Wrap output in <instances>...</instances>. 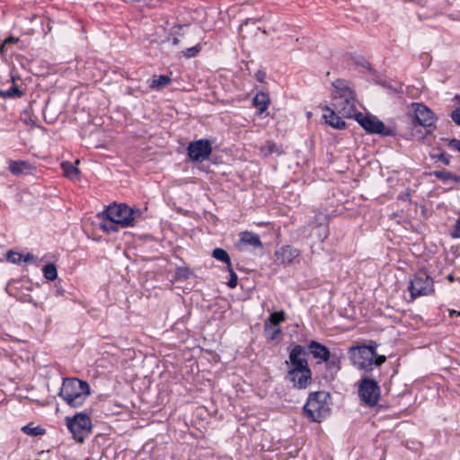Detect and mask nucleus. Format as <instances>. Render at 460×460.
Masks as SVG:
<instances>
[{"instance_id": "f257e3e1", "label": "nucleus", "mask_w": 460, "mask_h": 460, "mask_svg": "<svg viewBox=\"0 0 460 460\" xmlns=\"http://www.w3.org/2000/svg\"><path fill=\"white\" fill-rule=\"evenodd\" d=\"M305 347L308 356L311 355L315 360L314 368L324 367L321 378L326 383L332 382L341 368V357L332 353L326 345L314 340L310 341Z\"/></svg>"}, {"instance_id": "f03ea898", "label": "nucleus", "mask_w": 460, "mask_h": 460, "mask_svg": "<svg viewBox=\"0 0 460 460\" xmlns=\"http://www.w3.org/2000/svg\"><path fill=\"white\" fill-rule=\"evenodd\" d=\"M140 215L139 209H134L123 203H114L102 213L106 219L100 223V227L107 233L116 232L118 226L124 228L134 226L135 220Z\"/></svg>"}, {"instance_id": "7ed1b4c3", "label": "nucleus", "mask_w": 460, "mask_h": 460, "mask_svg": "<svg viewBox=\"0 0 460 460\" xmlns=\"http://www.w3.org/2000/svg\"><path fill=\"white\" fill-rule=\"evenodd\" d=\"M379 344L375 341H369L367 344L352 346L348 354L351 364L364 374L371 373L374 367H380L386 361L385 355H379L376 349Z\"/></svg>"}, {"instance_id": "20e7f679", "label": "nucleus", "mask_w": 460, "mask_h": 460, "mask_svg": "<svg viewBox=\"0 0 460 460\" xmlns=\"http://www.w3.org/2000/svg\"><path fill=\"white\" fill-rule=\"evenodd\" d=\"M332 86L334 88L332 93L334 109L346 118H355L358 113V102L349 83L339 79L333 82Z\"/></svg>"}, {"instance_id": "39448f33", "label": "nucleus", "mask_w": 460, "mask_h": 460, "mask_svg": "<svg viewBox=\"0 0 460 460\" xmlns=\"http://www.w3.org/2000/svg\"><path fill=\"white\" fill-rule=\"evenodd\" d=\"M91 394L89 384L76 377L63 378L58 396L70 407H81Z\"/></svg>"}, {"instance_id": "423d86ee", "label": "nucleus", "mask_w": 460, "mask_h": 460, "mask_svg": "<svg viewBox=\"0 0 460 460\" xmlns=\"http://www.w3.org/2000/svg\"><path fill=\"white\" fill-rule=\"evenodd\" d=\"M329 399L331 394L325 391L309 393L307 401L303 406V415L311 422H322L331 412L327 402Z\"/></svg>"}, {"instance_id": "0eeeda50", "label": "nucleus", "mask_w": 460, "mask_h": 460, "mask_svg": "<svg viewBox=\"0 0 460 460\" xmlns=\"http://www.w3.org/2000/svg\"><path fill=\"white\" fill-rule=\"evenodd\" d=\"M358 395L362 405L370 408L376 406L381 398L378 380L369 373L363 374L358 382Z\"/></svg>"}, {"instance_id": "6e6552de", "label": "nucleus", "mask_w": 460, "mask_h": 460, "mask_svg": "<svg viewBox=\"0 0 460 460\" xmlns=\"http://www.w3.org/2000/svg\"><path fill=\"white\" fill-rule=\"evenodd\" d=\"M91 413V409H85L73 417H66V427L77 442L83 443L92 431Z\"/></svg>"}, {"instance_id": "1a4fd4ad", "label": "nucleus", "mask_w": 460, "mask_h": 460, "mask_svg": "<svg viewBox=\"0 0 460 460\" xmlns=\"http://www.w3.org/2000/svg\"><path fill=\"white\" fill-rule=\"evenodd\" d=\"M408 290L411 300L434 293V281L425 270H420L410 279Z\"/></svg>"}, {"instance_id": "9d476101", "label": "nucleus", "mask_w": 460, "mask_h": 460, "mask_svg": "<svg viewBox=\"0 0 460 460\" xmlns=\"http://www.w3.org/2000/svg\"><path fill=\"white\" fill-rule=\"evenodd\" d=\"M410 112L414 125L423 127L428 132L434 128L437 118L427 106L422 103L413 102Z\"/></svg>"}, {"instance_id": "9b49d317", "label": "nucleus", "mask_w": 460, "mask_h": 460, "mask_svg": "<svg viewBox=\"0 0 460 460\" xmlns=\"http://www.w3.org/2000/svg\"><path fill=\"white\" fill-rule=\"evenodd\" d=\"M285 379L292 384V386L298 390L306 389L313 381V373L309 367L300 369H288Z\"/></svg>"}, {"instance_id": "f8f14e48", "label": "nucleus", "mask_w": 460, "mask_h": 460, "mask_svg": "<svg viewBox=\"0 0 460 460\" xmlns=\"http://www.w3.org/2000/svg\"><path fill=\"white\" fill-rule=\"evenodd\" d=\"M308 352L305 346L300 344H291L288 353V360L286 364L290 365L288 369H300L309 367Z\"/></svg>"}, {"instance_id": "ddd939ff", "label": "nucleus", "mask_w": 460, "mask_h": 460, "mask_svg": "<svg viewBox=\"0 0 460 460\" xmlns=\"http://www.w3.org/2000/svg\"><path fill=\"white\" fill-rule=\"evenodd\" d=\"M286 315L284 311H276L270 314L269 318L264 323V335L268 341L272 342L277 340L278 336L281 333V329L279 326L280 323L285 322Z\"/></svg>"}, {"instance_id": "4468645a", "label": "nucleus", "mask_w": 460, "mask_h": 460, "mask_svg": "<svg viewBox=\"0 0 460 460\" xmlns=\"http://www.w3.org/2000/svg\"><path fill=\"white\" fill-rule=\"evenodd\" d=\"M188 155L193 162L202 163L208 159L212 147L208 140L199 139L190 142L187 148Z\"/></svg>"}, {"instance_id": "2eb2a0df", "label": "nucleus", "mask_w": 460, "mask_h": 460, "mask_svg": "<svg viewBox=\"0 0 460 460\" xmlns=\"http://www.w3.org/2000/svg\"><path fill=\"white\" fill-rule=\"evenodd\" d=\"M359 125L370 133H378L388 136L391 131L387 129L385 124L377 118L370 115H364L358 112L354 118Z\"/></svg>"}, {"instance_id": "dca6fc26", "label": "nucleus", "mask_w": 460, "mask_h": 460, "mask_svg": "<svg viewBox=\"0 0 460 460\" xmlns=\"http://www.w3.org/2000/svg\"><path fill=\"white\" fill-rule=\"evenodd\" d=\"M263 245L260 236L252 232L243 231L239 233V239L236 243V248L240 251H252L256 249H262Z\"/></svg>"}, {"instance_id": "f3484780", "label": "nucleus", "mask_w": 460, "mask_h": 460, "mask_svg": "<svg viewBox=\"0 0 460 460\" xmlns=\"http://www.w3.org/2000/svg\"><path fill=\"white\" fill-rule=\"evenodd\" d=\"M8 164H9V166H8L9 171L15 176H21V175L31 173L33 170V166L27 161L10 160L8 162Z\"/></svg>"}, {"instance_id": "a211bd4d", "label": "nucleus", "mask_w": 460, "mask_h": 460, "mask_svg": "<svg viewBox=\"0 0 460 460\" xmlns=\"http://www.w3.org/2000/svg\"><path fill=\"white\" fill-rule=\"evenodd\" d=\"M323 119L324 121L329 124L331 127L341 129L345 127L346 123L342 120L334 111L331 110L329 107L324 108V113L323 114Z\"/></svg>"}, {"instance_id": "6ab92c4d", "label": "nucleus", "mask_w": 460, "mask_h": 460, "mask_svg": "<svg viewBox=\"0 0 460 460\" xmlns=\"http://www.w3.org/2000/svg\"><path fill=\"white\" fill-rule=\"evenodd\" d=\"M279 259H296L300 253L299 251L290 245H285L276 252Z\"/></svg>"}, {"instance_id": "aec40b11", "label": "nucleus", "mask_w": 460, "mask_h": 460, "mask_svg": "<svg viewBox=\"0 0 460 460\" xmlns=\"http://www.w3.org/2000/svg\"><path fill=\"white\" fill-rule=\"evenodd\" d=\"M252 102L253 105L258 109L259 112L261 114L268 109L270 104V98L265 93H259L253 98Z\"/></svg>"}, {"instance_id": "412c9836", "label": "nucleus", "mask_w": 460, "mask_h": 460, "mask_svg": "<svg viewBox=\"0 0 460 460\" xmlns=\"http://www.w3.org/2000/svg\"><path fill=\"white\" fill-rule=\"evenodd\" d=\"M61 168L66 177L71 180H76L79 176V170L70 162H63Z\"/></svg>"}, {"instance_id": "4be33fe9", "label": "nucleus", "mask_w": 460, "mask_h": 460, "mask_svg": "<svg viewBox=\"0 0 460 460\" xmlns=\"http://www.w3.org/2000/svg\"><path fill=\"white\" fill-rule=\"evenodd\" d=\"M261 153L264 156H268L272 154L279 155L283 153V151L275 143L271 141H266L265 144H263L262 146L261 147Z\"/></svg>"}, {"instance_id": "5701e85b", "label": "nucleus", "mask_w": 460, "mask_h": 460, "mask_svg": "<svg viewBox=\"0 0 460 460\" xmlns=\"http://www.w3.org/2000/svg\"><path fill=\"white\" fill-rule=\"evenodd\" d=\"M192 275V271L189 267H178L175 270L173 280L185 281Z\"/></svg>"}, {"instance_id": "b1692460", "label": "nucleus", "mask_w": 460, "mask_h": 460, "mask_svg": "<svg viewBox=\"0 0 460 460\" xmlns=\"http://www.w3.org/2000/svg\"><path fill=\"white\" fill-rule=\"evenodd\" d=\"M43 276L48 280H55L58 278V269L54 263H48L42 268Z\"/></svg>"}, {"instance_id": "393cba45", "label": "nucleus", "mask_w": 460, "mask_h": 460, "mask_svg": "<svg viewBox=\"0 0 460 460\" xmlns=\"http://www.w3.org/2000/svg\"><path fill=\"white\" fill-rule=\"evenodd\" d=\"M31 424L32 423H30L28 425L22 427L21 430L24 434L29 435V436H33V437L41 436L46 433V429H43L42 427H40V426L31 427Z\"/></svg>"}, {"instance_id": "a878e982", "label": "nucleus", "mask_w": 460, "mask_h": 460, "mask_svg": "<svg viewBox=\"0 0 460 460\" xmlns=\"http://www.w3.org/2000/svg\"><path fill=\"white\" fill-rule=\"evenodd\" d=\"M181 25L173 26L170 36L166 38L164 41L171 42L173 46H178L180 43V36H182L181 31H182Z\"/></svg>"}, {"instance_id": "bb28decb", "label": "nucleus", "mask_w": 460, "mask_h": 460, "mask_svg": "<svg viewBox=\"0 0 460 460\" xmlns=\"http://www.w3.org/2000/svg\"><path fill=\"white\" fill-rule=\"evenodd\" d=\"M171 83V78L168 75L154 76L150 87L153 89H160L167 86Z\"/></svg>"}, {"instance_id": "cd10ccee", "label": "nucleus", "mask_w": 460, "mask_h": 460, "mask_svg": "<svg viewBox=\"0 0 460 460\" xmlns=\"http://www.w3.org/2000/svg\"><path fill=\"white\" fill-rule=\"evenodd\" d=\"M223 261L226 264V268L229 271V279L226 282V285L230 288H234L237 286L238 277H237L236 273L234 272V270H233V266L231 263L232 261Z\"/></svg>"}, {"instance_id": "c85d7f7f", "label": "nucleus", "mask_w": 460, "mask_h": 460, "mask_svg": "<svg viewBox=\"0 0 460 460\" xmlns=\"http://www.w3.org/2000/svg\"><path fill=\"white\" fill-rule=\"evenodd\" d=\"M22 95V92L19 90V88L15 85L12 86L9 90L7 91H2L0 90V97L2 98H12L13 96H21Z\"/></svg>"}, {"instance_id": "c756f323", "label": "nucleus", "mask_w": 460, "mask_h": 460, "mask_svg": "<svg viewBox=\"0 0 460 460\" xmlns=\"http://www.w3.org/2000/svg\"><path fill=\"white\" fill-rule=\"evenodd\" d=\"M14 255H17L18 259H26V260L34 259L33 255L30 252L20 253V252H16L14 251H13V250H10L5 253V259H13V257Z\"/></svg>"}, {"instance_id": "7c9ffc66", "label": "nucleus", "mask_w": 460, "mask_h": 460, "mask_svg": "<svg viewBox=\"0 0 460 460\" xmlns=\"http://www.w3.org/2000/svg\"><path fill=\"white\" fill-rule=\"evenodd\" d=\"M434 175L437 178H438L440 180H444V181H447V180L456 181V176H455L454 174H452L451 172H447V171H436V172H434Z\"/></svg>"}, {"instance_id": "2f4dec72", "label": "nucleus", "mask_w": 460, "mask_h": 460, "mask_svg": "<svg viewBox=\"0 0 460 460\" xmlns=\"http://www.w3.org/2000/svg\"><path fill=\"white\" fill-rule=\"evenodd\" d=\"M52 292L53 294L56 296H66V290L64 289V288L62 287L61 285V280L58 279V282H56L54 284V287H53V289H52Z\"/></svg>"}, {"instance_id": "473e14b6", "label": "nucleus", "mask_w": 460, "mask_h": 460, "mask_svg": "<svg viewBox=\"0 0 460 460\" xmlns=\"http://www.w3.org/2000/svg\"><path fill=\"white\" fill-rule=\"evenodd\" d=\"M200 44H197L196 46H193L191 48H188L184 52L183 55L186 58H192L195 57L199 51H200Z\"/></svg>"}, {"instance_id": "72a5a7b5", "label": "nucleus", "mask_w": 460, "mask_h": 460, "mask_svg": "<svg viewBox=\"0 0 460 460\" xmlns=\"http://www.w3.org/2000/svg\"><path fill=\"white\" fill-rule=\"evenodd\" d=\"M21 120L27 125H31V126L35 125V121H34L32 116L31 115L30 111H24L21 114Z\"/></svg>"}, {"instance_id": "f704fd0d", "label": "nucleus", "mask_w": 460, "mask_h": 460, "mask_svg": "<svg viewBox=\"0 0 460 460\" xmlns=\"http://www.w3.org/2000/svg\"><path fill=\"white\" fill-rule=\"evenodd\" d=\"M212 256L214 259H229L227 252L221 248H216L212 252Z\"/></svg>"}, {"instance_id": "c9c22d12", "label": "nucleus", "mask_w": 460, "mask_h": 460, "mask_svg": "<svg viewBox=\"0 0 460 460\" xmlns=\"http://www.w3.org/2000/svg\"><path fill=\"white\" fill-rule=\"evenodd\" d=\"M18 41H19V39L18 38H14L13 36H10V37L6 38L4 40V43L0 46L1 53H4L5 45L11 44V43H16Z\"/></svg>"}, {"instance_id": "e433bc0d", "label": "nucleus", "mask_w": 460, "mask_h": 460, "mask_svg": "<svg viewBox=\"0 0 460 460\" xmlns=\"http://www.w3.org/2000/svg\"><path fill=\"white\" fill-rule=\"evenodd\" d=\"M19 283H20V280H19V279H11V280L8 282V284H7V286H6V288H5V289H6L7 293H8L9 295H11V296H14V295L13 294V292H12V289H13V288H18L15 285H16V284H19Z\"/></svg>"}, {"instance_id": "4c0bfd02", "label": "nucleus", "mask_w": 460, "mask_h": 460, "mask_svg": "<svg viewBox=\"0 0 460 460\" xmlns=\"http://www.w3.org/2000/svg\"><path fill=\"white\" fill-rule=\"evenodd\" d=\"M451 118L456 125L460 126V107L452 111Z\"/></svg>"}, {"instance_id": "58836bf2", "label": "nucleus", "mask_w": 460, "mask_h": 460, "mask_svg": "<svg viewBox=\"0 0 460 460\" xmlns=\"http://www.w3.org/2000/svg\"><path fill=\"white\" fill-rule=\"evenodd\" d=\"M447 141H448V146L451 148L460 152V140L453 138V139H447Z\"/></svg>"}, {"instance_id": "ea45409f", "label": "nucleus", "mask_w": 460, "mask_h": 460, "mask_svg": "<svg viewBox=\"0 0 460 460\" xmlns=\"http://www.w3.org/2000/svg\"><path fill=\"white\" fill-rule=\"evenodd\" d=\"M455 231H456V233H454L452 235L454 237H460V216H459V218L456 222Z\"/></svg>"}, {"instance_id": "a19ab883", "label": "nucleus", "mask_w": 460, "mask_h": 460, "mask_svg": "<svg viewBox=\"0 0 460 460\" xmlns=\"http://www.w3.org/2000/svg\"><path fill=\"white\" fill-rule=\"evenodd\" d=\"M439 160L447 164L449 163V156L443 153L439 155Z\"/></svg>"}, {"instance_id": "79ce46f5", "label": "nucleus", "mask_w": 460, "mask_h": 460, "mask_svg": "<svg viewBox=\"0 0 460 460\" xmlns=\"http://www.w3.org/2000/svg\"><path fill=\"white\" fill-rule=\"evenodd\" d=\"M11 261V262H13V263H17L18 265H22V262H23V263H26V262H28L29 261H16V260H13V261Z\"/></svg>"}, {"instance_id": "37998d69", "label": "nucleus", "mask_w": 460, "mask_h": 460, "mask_svg": "<svg viewBox=\"0 0 460 460\" xmlns=\"http://www.w3.org/2000/svg\"><path fill=\"white\" fill-rule=\"evenodd\" d=\"M454 314H458V315H460V312H456V311H455V310L451 311V312H450V315H451V316H453Z\"/></svg>"}, {"instance_id": "c03bdc74", "label": "nucleus", "mask_w": 460, "mask_h": 460, "mask_svg": "<svg viewBox=\"0 0 460 460\" xmlns=\"http://www.w3.org/2000/svg\"><path fill=\"white\" fill-rule=\"evenodd\" d=\"M292 261H291V260L287 261V262H288V264H289V263H291ZM281 262H282L283 264H285L286 261H281Z\"/></svg>"}, {"instance_id": "a18cd8bd", "label": "nucleus", "mask_w": 460, "mask_h": 460, "mask_svg": "<svg viewBox=\"0 0 460 460\" xmlns=\"http://www.w3.org/2000/svg\"><path fill=\"white\" fill-rule=\"evenodd\" d=\"M28 302L30 303H32V298L31 296H29V298L27 299Z\"/></svg>"}, {"instance_id": "49530a36", "label": "nucleus", "mask_w": 460, "mask_h": 460, "mask_svg": "<svg viewBox=\"0 0 460 460\" xmlns=\"http://www.w3.org/2000/svg\"><path fill=\"white\" fill-rule=\"evenodd\" d=\"M398 269H399V270H403V269H404V266L399 267Z\"/></svg>"}, {"instance_id": "de8ad7c7", "label": "nucleus", "mask_w": 460, "mask_h": 460, "mask_svg": "<svg viewBox=\"0 0 460 460\" xmlns=\"http://www.w3.org/2000/svg\"><path fill=\"white\" fill-rule=\"evenodd\" d=\"M398 269H399V270H403V269H404V266L399 267Z\"/></svg>"}]
</instances>
